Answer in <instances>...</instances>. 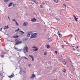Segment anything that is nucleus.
<instances>
[{
  "instance_id": "obj_53",
  "label": "nucleus",
  "mask_w": 80,
  "mask_h": 80,
  "mask_svg": "<svg viewBox=\"0 0 80 80\" xmlns=\"http://www.w3.org/2000/svg\"><path fill=\"white\" fill-rule=\"evenodd\" d=\"M25 40H27V39H26Z\"/></svg>"
},
{
  "instance_id": "obj_9",
  "label": "nucleus",
  "mask_w": 80,
  "mask_h": 80,
  "mask_svg": "<svg viewBox=\"0 0 80 80\" xmlns=\"http://www.w3.org/2000/svg\"><path fill=\"white\" fill-rule=\"evenodd\" d=\"M20 35H23V34H24V32L22 31H20Z\"/></svg>"
},
{
  "instance_id": "obj_52",
  "label": "nucleus",
  "mask_w": 80,
  "mask_h": 80,
  "mask_svg": "<svg viewBox=\"0 0 80 80\" xmlns=\"http://www.w3.org/2000/svg\"><path fill=\"white\" fill-rule=\"evenodd\" d=\"M25 40H27V39H26Z\"/></svg>"
},
{
  "instance_id": "obj_19",
  "label": "nucleus",
  "mask_w": 80,
  "mask_h": 80,
  "mask_svg": "<svg viewBox=\"0 0 80 80\" xmlns=\"http://www.w3.org/2000/svg\"><path fill=\"white\" fill-rule=\"evenodd\" d=\"M27 37H29L30 36V33H28L27 34Z\"/></svg>"
},
{
  "instance_id": "obj_22",
  "label": "nucleus",
  "mask_w": 80,
  "mask_h": 80,
  "mask_svg": "<svg viewBox=\"0 0 80 80\" xmlns=\"http://www.w3.org/2000/svg\"><path fill=\"white\" fill-rule=\"evenodd\" d=\"M29 57H30L32 58H33V56L32 55H29Z\"/></svg>"
},
{
  "instance_id": "obj_33",
  "label": "nucleus",
  "mask_w": 80,
  "mask_h": 80,
  "mask_svg": "<svg viewBox=\"0 0 80 80\" xmlns=\"http://www.w3.org/2000/svg\"><path fill=\"white\" fill-rule=\"evenodd\" d=\"M1 57H2V58H3V57H4V56L3 55H1Z\"/></svg>"
},
{
  "instance_id": "obj_46",
  "label": "nucleus",
  "mask_w": 80,
  "mask_h": 80,
  "mask_svg": "<svg viewBox=\"0 0 80 80\" xmlns=\"http://www.w3.org/2000/svg\"><path fill=\"white\" fill-rule=\"evenodd\" d=\"M77 48H78V46H77Z\"/></svg>"
},
{
  "instance_id": "obj_16",
  "label": "nucleus",
  "mask_w": 80,
  "mask_h": 80,
  "mask_svg": "<svg viewBox=\"0 0 80 80\" xmlns=\"http://www.w3.org/2000/svg\"><path fill=\"white\" fill-rule=\"evenodd\" d=\"M74 18L76 22H78V20H78V18H76V17H75Z\"/></svg>"
},
{
  "instance_id": "obj_4",
  "label": "nucleus",
  "mask_w": 80,
  "mask_h": 80,
  "mask_svg": "<svg viewBox=\"0 0 80 80\" xmlns=\"http://www.w3.org/2000/svg\"><path fill=\"white\" fill-rule=\"evenodd\" d=\"M14 48L15 50H17V51H18L19 52L22 51V49L17 48Z\"/></svg>"
},
{
  "instance_id": "obj_39",
  "label": "nucleus",
  "mask_w": 80,
  "mask_h": 80,
  "mask_svg": "<svg viewBox=\"0 0 80 80\" xmlns=\"http://www.w3.org/2000/svg\"><path fill=\"white\" fill-rule=\"evenodd\" d=\"M55 53H56V54H57V51H55Z\"/></svg>"
},
{
  "instance_id": "obj_44",
  "label": "nucleus",
  "mask_w": 80,
  "mask_h": 80,
  "mask_svg": "<svg viewBox=\"0 0 80 80\" xmlns=\"http://www.w3.org/2000/svg\"><path fill=\"white\" fill-rule=\"evenodd\" d=\"M8 18L9 19V20H10V18H9V16H8Z\"/></svg>"
},
{
  "instance_id": "obj_1",
  "label": "nucleus",
  "mask_w": 80,
  "mask_h": 80,
  "mask_svg": "<svg viewBox=\"0 0 80 80\" xmlns=\"http://www.w3.org/2000/svg\"><path fill=\"white\" fill-rule=\"evenodd\" d=\"M28 48L27 47V46H25V47L24 48V53H26V52H28Z\"/></svg>"
},
{
  "instance_id": "obj_13",
  "label": "nucleus",
  "mask_w": 80,
  "mask_h": 80,
  "mask_svg": "<svg viewBox=\"0 0 80 80\" xmlns=\"http://www.w3.org/2000/svg\"><path fill=\"white\" fill-rule=\"evenodd\" d=\"M58 35L59 36V37H62V35L60 34V32H59V31L58 32Z\"/></svg>"
},
{
  "instance_id": "obj_14",
  "label": "nucleus",
  "mask_w": 80,
  "mask_h": 80,
  "mask_svg": "<svg viewBox=\"0 0 80 80\" xmlns=\"http://www.w3.org/2000/svg\"><path fill=\"white\" fill-rule=\"evenodd\" d=\"M37 33H34L33 34V36L34 38L37 37Z\"/></svg>"
},
{
  "instance_id": "obj_10",
  "label": "nucleus",
  "mask_w": 80,
  "mask_h": 80,
  "mask_svg": "<svg viewBox=\"0 0 80 80\" xmlns=\"http://www.w3.org/2000/svg\"><path fill=\"white\" fill-rule=\"evenodd\" d=\"M35 77V76L34 74H32V76L31 77V78H34Z\"/></svg>"
},
{
  "instance_id": "obj_36",
  "label": "nucleus",
  "mask_w": 80,
  "mask_h": 80,
  "mask_svg": "<svg viewBox=\"0 0 80 80\" xmlns=\"http://www.w3.org/2000/svg\"><path fill=\"white\" fill-rule=\"evenodd\" d=\"M2 53L3 54H5L6 53H5V52H2Z\"/></svg>"
},
{
  "instance_id": "obj_29",
  "label": "nucleus",
  "mask_w": 80,
  "mask_h": 80,
  "mask_svg": "<svg viewBox=\"0 0 80 80\" xmlns=\"http://www.w3.org/2000/svg\"><path fill=\"white\" fill-rule=\"evenodd\" d=\"M16 25H18V23H17V21H16Z\"/></svg>"
},
{
  "instance_id": "obj_42",
  "label": "nucleus",
  "mask_w": 80,
  "mask_h": 80,
  "mask_svg": "<svg viewBox=\"0 0 80 80\" xmlns=\"http://www.w3.org/2000/svg\"><path fill=\"white\" fill-rule=\"evenodd\" d=\"M24 73H26V72L25 71H23Z\"/></svg>"
},
{
  "instance_id": "obj_28",
  "label": "nucleus",
  "mask_w": 80,
  "mask_h": 80,
  "mask_svg": "<svg viewBox=\"0 0 80 80\" xmlns=\"http://www.w3.org/2000/svg\"><path fill=\"white\" fill-rule=\"evenodd\" d=\"M63 5H64V7H67V6H66V4H65V3L63 4Z\"/></svg>"
},
{
  "instance_id": "obj_35",
  "label": "nucleus",
  "mask_w": 80,
  "mask_h": 80,
  "mask_svg": "<svg viewBox=\"0 0 80 80\" xmlns=\"http://www.w3.org/2000/svg\"><path fill=\"white\" fill-rule=\"evenodd\" d=\"M13 21H14V22H16V21H15V19H13V20H12Z\"/></svg>"
},
{
  "instance_id": "obj_25",
  "label": "nucleus",
  "mask_w": 80,
  "mask_h": 80,
  "mask_svg": "<svg viewBox=\"0 0 80 80\" xmlns=\"http://www.w3.org/2000/svg\"><path fill=\"white\" fill-rule=\"evenodd\" d=\"M62 71H63V72H66V70H65V69H63L62 70Z\"/></svg>"
},
{
  "instance_id": "obj_18",
  "label": "nucleus",
  "mask_w": 80,
  "mask_h": 80,
  "mask_svg": "<svg viewBox=\"0 0 80 80\" xmlns=\"http://www.w3.org/2000/svg\"><path fill=\"white\" fill-rule=\"evenodd\" d=\"M33 2H35V3L36 4H37V3H38V2H37V1L35 0H33Z\"/></svg>"
},
{
  "instance_id": "obj_41",
  "label": "nucleus",
  "mask_w": 80,
  "mask_h": 80,
  "mask_svg": "<svg viewBox=\"0 0 80 80\" xmlns=\"http://www.w3.org/2000/svg\"><path fill=\"white\" fill-rule=\"evenodd\" d=\"M47 54V53L45 52L44 53V55H46Z\"/></svg>"
},
{
  "instance_id": "obj_31",
  "label": "nucleus",
  "mask_w": 80,
  "mask_h": 80,
  "mask_svg": "<svg viewBox=\"0 0 80 80\" xmlns=\"http://www.w3.org/2000/svg\"><path fill=\"white\" fill-rule=\"evenodd\" d=\"M16 4H13V7H15L16 6Z\"/></svg>"
},
{
  "instance_id": "obj_6",
  "label": "nucleus",
  "mask_w": 80,
  "mask_h": 80,
  "mask_svg": "<svg viewBox=\"0 0 80 80\" xmlns=\"http://www.w3.org/2000/svg\"><path fill=\"white\" fill-rule=\"evenodd\" d=\"M12 5H13V2H10L9 4L8 7H12Z\"/></svg>"
},
{
  "instance_id": "obj_24",
  "label": "nucleus",
  "mask_w": 80,
  "mask_h": 80,
  "mask_svg": "<svg viewBox=\"0 0 80 80\" xmlns=\"http://www.w3.org/2000/svg\"><path fill=\"white\" fill-rule=\"evenodd\" d=\"M55 2H56V3H57L58 2V0H53Z\"/></svg>"
},
{
  "instance_id": "obj_51",
  "label": "nucleus",
  "mask_w": 80,
  "mask_h": 80,
  "mask_svg": "<svg viewBox=\"0 0 80 80\" xmlns=\"http://www.w3.org/2000/svg\"><path fill=\"white\" fill-rule=\"evenodd\" d=\"M32 32H31V31H30V33H31Z\"/></svg>"
},
{
  "instance_id": "obj_32",
  "label": "nucleus",
  "mask_w": 80,
  "mask_h": 80,
  "mask_svg": "<svg viewBox=\"0 0 80 80\" xmlns=\"http://www.w3.org/2000/svg\"><path fill=\"white\" fill-rule=\"evenodd\" d=\"M19 30H20V29H19V28H18V29L17 30H16V32H17L18 31H19Z\"/></svg>"
},
{
  "instance_id": "obj_2",
  "label": "nucleus",
  "mask_w": 80,
  "mask_h": 80,
  "mask_svg": "<svg viewBox=\"0 0 80 80\" xmlns=\"http://www.w3.org/2000/svg\"><path fill=\"white\" fill-rule=\"evenodd\" d=\"M27 25H28V22H25L23 23V26L24 27H26Z\"/></svg>"
},
{
  "instance_id": "obj_8",
  "label": "nucleus",
  "mask_w": 80,
  "mask_h": 80,
  "mask_svg": "<svg viewBox=\"0 0 80 80\" xmlns=\"http://www.w3.org/2000/svg\"><path fill=\"white\" fill-rule=\"evenodd\" d=\"M18 36L16 35L13 36L12 38H18Z\"/></svg>"
},
{
  "instance_id": "obj_34",
  "label": "nucleus",
  "mask_w": 80,
  "mask_h": 80,
  "mask_svg": "<svg viewBox=\"0 0 80 80\" xmlns=\"http://www.w3.org/2000/svg\"><path fill=\"white\" fill-rule=\"evenodd\" d=\"M40 7L41 8H43V6H42V5H40Z\"/></svg>"
},
{
  "instance_id": "obj_12",
  "label": "nucleus",
  "mask_w": 80,
  "mask_h": 80,
  "mask_svg": "<svg viewBox=\"0 0 80 80\" xmlns=\"http://www.w3.org/2000/svg\"><path fill=\"white\" fill-rule=\"evenodd\" d=\"M33 50L34 52H37V51H38V48H36L34 49H33Z\"/></svg>"
},
{
  "instance_id": "obj_37",
  "label": "nucleus",
  "mask_w": 80,
  "mask_h": 80,
  "mask_svg": "<svg viewBox=\"0 0 80 80\" xmlns=\"http://www.w3.org/2000/svg\"><path fill=\"white\" fill-rule=\"evenodd\" d=\"M32 61H34V59H33V58H32Z\"/></svg>"
},
{
  "instance_id": "obj_21",
  "label": "nucleus",
  "mask_w": 80,
  "mask_h": 80,
  "mask_svg": "<svg viewBox=\"0 0 80 80\" xmlns=\"http://www.w3.org/2000/svg\"><path fill=\"white\" fill-rule=\"evenodd\" d=\"M48 40L49 42H52V39H51V38H48Z\"/></svg>"
},
{
  "instance_id": "obj_11",
  "label": "nucleus",
  "mask_w": 80,
  "mask_h": 80,
  "mask_svg": "<svg viewBox=\"0 0 80 80\" xmlns=\"http://www.w3.org/2000/svg\"><path fill=\"white\" fill-rule=\"evenodd\" d=\"M36 20H36V19H35V18L32 19L31 20V21L32 22H36Z\"/></svg>"
},
{
  "instance_id": "obj_47",
  "label": "nucleus",
  "mask_w": 80,
  "mask_h": 80,
  "mask_svg": "<svg viewBox=\"0 0 80 80\" xmlns=\"http://www.w3.org/2000/svg\"><path fill=\"white\" fill-rule=\"evenodd\" d=\"M62 48H63V47H64V46H63V45H62Z\"/></svg>"
},
{
  "instance_id": "obj_20",
  "label": "nucleus",
  "mask_w": 80,
  "mask_h": 80,
  "mask_svg": "<svg viewBox=\"0 0 80 80\" xmlns=\"http://www.w3.org/2000/svg\"><path fill=\"white\" fill-rule=\"evenodd\" d=\"M47 47L48 48H50V47L48 45H47Z\"/></svg>"
},
{
  "instance_id": "obj_50",
  "label": "nucleus",
  "mask_w": 80,
  "mask_h": 80,
  "mask_svg": "<svg viewBox=\"0 0 80 80\" xmlns=\"http://www.w3.org/2000/svg\"><path fill=\"white\" fill-rule=\"evenodd\" d=\"M63 62H63V61L62 62V63H63Z\"/></svg>"
},
{
  "instance_id": "obj_15",
  "label": "nucleus",
  "mask_w": 80,
  "mask_h": 80,
  "mask_svg": "<svg viewBox=\"0 0 80 80\" xmlns=\"http://www.w3.org/2000/svg\"><path fill=\"white\" fill-rule=\"evenodd\" d=\"M33 35V33H32L31 34V36L30 37V38H35L34 36Z\"/></svg>"
},
{
  "instance_id": "obj_45",
  "label": "nucleus",
  "mask_w": 80,
  "mask_h": 80,
  "mask_svg": "<svg viewBox=\"0 0 80 80\" xmlns=\"http://www.w3.org/2000/svg\"><path fill=\"white\" fill-rule=\"evenodd\" d=\"M73 17H74V18H75V17H76V16H75V15H73Z\"/></svg>"
},
{
  "instance_id": "obj_23",
  "label": "nucleus",
  "mask_w": 80,
  "mask_h": 80,
  "mask_svg": "<svg viewBox=\"0 0 80 80\" xmlns=\"http://www.w3.org/2000/svg\"><path fill=\"white\" fill-rule=\"evenodd\" d=\"M56 19L57 20H58V21H60V19H59V18H56Z\"/></svg>"
},
{
  "instance_id": "obj_5",
  "label": "nucleus",
  "mask_w": 80,
  "mask_h": 80,
  "mask_svg": "<svg viewBox=\"0 0 80 80\" xmlns=\"http://www.w3.org/2000/svg\"><path fill=\"white\" fill-rule=\"evenodd\" d=\"M22 43V41H19L18 42V41H17L16 43V45H18V44H19L20 45V44H21V43Z\"/></svg>"
},
{
  "instance_id": "obj_27",
  "label": "nucleus",
  "mask_w": 80,
  "mask_h": 80,
  "mask_svg": "<svg viewBox=\"0 0 80 80\" xmlns=\"http://www.w3.org/2000/svg\"><path fill=\"white\" fill-rule=\"evenodd\" d=\"M24 58H25V59H27V60H28V59L27 58V57H24Z\"/></svg>"
},
{
  "instance_id": "obj_49",
  "label": "nucleus",
  "mask_w": 80,
  "mask_h": 80,
  "mask_svg": "<svg viewBox=\"0 0 80 80\" xmlns=\"http://www.w3.org/2000/svg\"><path fill=\"white\" fill-rule=\"evenodd\" d=\"M53 80H58L57 79H54Z\"/></svg>"
},
{
  "instance_id": "obj_26",
  "label": "nucleus",
  "mask_w": 80,
  "mask_h": 80,
  "mask_svg": "<svg viewBox=\"0 0 80 80\" xmlns=\"http://www.w3.org/2000/svg\"><path fill=\"white\" fill-rule=\"evenodd\" d=\"M4 2H8L9 0H4Z\"/></svg>"
},
{
  "instance_id": "obj_17",
  "label": "nucleus",
  "mask_w": 80,
  "mask_h": 80,
  "mask_svg": "<svg viewBox=\"0 0 80 80\" xmlns=\"http://www.w3.org/2000/svg\"><path fill=\"white\" fill-rule=\"evenodd\" d=\"M4 28V29H8V26H5Z\"/></svg>"
},
{
  "instance_id": "obj_3",
  "label": "nucleus",
  "mask_w": 80,
  "mask_h": 80,
  "mask_svg": "<svg viewBox=\"0 0 80 80\" xmlns=\"http://www.w3.org/2000/svg\"><path fill=\"white\" fill-rule=\"evenodd\" d=\"M3 72L2 71H0V78H3Z\"/></svg>"
},
{
  "instance_id": "obj_30",
  "label": "nucleus",
  "mask_w": 80,
  "mask_h": 80,
  "mask_svg": "<svg viewBox=\"0 0 80 80\" xmlns=\"http://www.w3.org/2000/svg\"><path fill=\"white\" fill-rule=\"evenodd\" d=\"M37 48V47L35 46H34L33 47H32V48Z\"/></svg>"
},
{
  "instance_id": "obj_38",
  "label": "nucleus",
  "mask_w": 80,
  "mask_h": 80,
  "mask_svg": "<svg viewBox=\"0 0 80 80\" xmlns=\"http://www.w3.org/2000/svg\"><path fill=\"white\" fill-rule=\"evenodd\" d=\"M2 28H1L0 29V31H2Z\"/></svg>"
},
{
  "instance_id": "obj_7",
  "label": "nucleus",
  "mask_w": 80,
  "mask_h": 80,
  "mask_svg": "<svg viewBox=\"0 0 80 80\" xmlns=\"http://www.w3.org/2000/svg\"><path fill=\"white\" fill-rule=\"evenodd\" d=\"M14 75V74H13V73H12L11 76H8V77L9 78H13V77Z\"/></svg>"
},
{
  "instance_id": "obj_40",
  "label": "nucleus",
  "mask_w": 80,
  "mask_h": 80,
  "mask_svg": "<svg viewBox=\"0 0 80 80\" xmlns=\"http://www.w3.org/2000/svg\"><path fill=\"white\" fill-rule=\"evenodd\" d=\"M29 67H31V65L30 64H29Z\"/></svg>"
},
{
  "instance_id": "obj_43",
  "label": "nucleus",
  "mask_w": 80,
  "mask_h": 80,
  "mask_svg": "<svg viewBox=\"0 0 80 80\" xmlns=\"http://www.w3.org/2000/svg\"><path fill=\"white\" fill-rule=\"evenodd\" d=\"M73 50H75V49L74 48H73Z\"/></svg>"
},
{
  "instance_id": "obj_48",
  "label": "nucleus",
  "mask_w": 80,
  "mask_h": 80,
  "mask_svg": "<svg viewBox=\"0 0 80 80\" xmlns=\"http://www.w3.org/2000/svg\"><path fill=\"white\" fill-rule=\"evenodd\" d=\"M65 64H66V63H67V62H65Z\"/></svg>"
}]
</instances>
